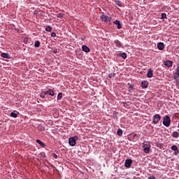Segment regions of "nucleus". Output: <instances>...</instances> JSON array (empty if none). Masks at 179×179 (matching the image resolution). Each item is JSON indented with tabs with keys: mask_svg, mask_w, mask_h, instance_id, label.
Here are the masks:
<instances>
[{
	"mask_svg": "<svg viewBox=\"0 0 179 179\" xmlns=\"http://www.w3.org/2000/svg\"><path fill=\"white\" fill-rule=\"evenodd\" d=\"M36 143H38V145L42 146V148H45V144H44V143H43L41 141H40L38 139L36 140Z\"/></svg>",
	"mask_w": 179,
	"mask_h": 179,
	"instance_id": "16",
	"label": "nucleus"
},
{
	"mask_svg": "<svg viewBox=\"0 0 179 179\" xmlns=\"http://www.w3.org/2000/svg\"><path fill=\"white\" fill-rule=\"evenodd\" d=\"M51 37H57V34L55 32H52L51 34Z\"/></svg>",
	"mask_w": 179,
	"mask_h": 179,
	"instance_id": "31",
	"label": "nucleus"
},
{
	"mask_svg": "<svg viewBox=\"0 0 179 179\" xmlns=\"http://www.w3.org/2000/svg\"><path fill=\"white\" fill-rule=\"evenodd\" d=\"M148 179H156V177L155 176H150Z\"/></svg>",
	"mask_w": 179,
	"mask_h": 179,
	"instance_id": "36",
	"label": "nucleus"
},
{
	"mask_svg": "<svg viewBox=\"0 0 179 179\" xmlns=\"http://www.w3.org/2000/svg\"><path fill=\"white\" fill-rule=\"evenodd\" d=\"M114 75H115V73H110L108 75V78H110V79H111V78H113V76H114Z\"/></svg>",
	"mask_w": 179,
	"mask_h": 179,
	"instance_id": "32",
	"label": "nucleus"
},
{
	"mask_svg": "<svg viewBox=\"0 0 179 179\" xmlns=\"http://www.w3.org/2000/svg\"><path fill=\"white\" fill-rule=\"evenodd\" d=\"M41 44V43H40L39 41H36L35 44H34V47H36L37 48H38V47H40Z\"/></svg>",
	"mask_w": 179,
	"mask_h": 179,
	"instance_id": "19",
	"label": "nucleus"
},
{
	"mask_svg": "<svg viewBox=\"0 0 179 179\" xmlns=\"http://www.w3.org/2000/svg\"><path fill=\"white\" fill-rule=\"evenodd\" d=\"M1 57L3 58H7V59H9V55L8 53H2L1 54Z\"/></svg>",
	"mask_w": 179,
	"mask_h": 179,
	"instance_id": "20",
	"label": "nucleus"
},
{
	"mask_svg": "<svg viewBox=\"0 0 179 179\" xmlns=\"http://www.w3.org/2000/svg\"><path fill=\"white\" fill-rule=\"evenodd\" d=\"M143 148L144 153H149L150 152V145L148 142L143 143Z\"/></svg>",
	"mask_w": 179,
	"mask_h": 179,
	"instance_id": "3",
	"label": "nucleus"
},
{
	"mask_svg": "<svg viewBox=\"0 0 179 179\" xmlns=\"http://www.w3.org/2000/svg\"><path fill=\"white\" fill-rule=\"evenodd\" d=\"M173 138H178L179 136V133L178 131H173L172 134Z\"/></svg>",
	"mask_w": 179,
	"mask_h": 179,
	"instance_id": "18",
	"label": "nucleus"
},
{
	"mask_svg": "<svg viewBox=\"0 0 179 179\" xmlns=\"http://www.w3.org/2000/svg\"><path fill=\"white\" fill-rule=\"evenodd\" d=\"M162 19H167V15L165 13L162 14Z\"/></svg>",
	"mask_w": 179,
	"mask_h": 179,
	"instance_id": "29",
	"label": "nucleus"
},
{
	"mask_svg": "<svg viewBox=\"0 0 179 179\" xmlns=\"http://www.w3.org/2000/svg\"><path fill=\"white\" fill-rule=\"evenodd\" d=\"M178 153H179V150H178V148L176 150L174 151V154L175 155H178Z\"/></svg>",
	"mask_w": 179,
	"mask_h": 179,
	"instance_id": "35",
	"label": "nucleus"
},
{
	"mask_svg": "<svg viewBox=\"0 0 179 179\" xmlns=\"http://www.w3.org/2000/svg\"><path fill=\"white\" fill-rule=\"evenodd\" d=\"M114 24L117 25V29H118L120 30V29H122V26L121 25V22H120V20H115L113 22Z\"/></svg>",
	"mask_w": 179,
	"mask_h": 179,
	"instance_id": "11",
	"label": "nucleus"
},
{
	"mask_svg": "<svg viewBox=\"0 0 179 179\" xmlns=\"http://www.w3.org/2000/svg\"><path fill=\"white\" fill-rule=\"evenodd\" d=\"M62 99V92H59L57 95V100H61Z\"/></svg>",
	"mask_w": 179,
	"mask_h": 179,
	"instance_id": "23",
	"label": "nucleus"
},
{
	"mask_svg": "<svg viewBox=\"0 0 179 179\" xmlns=\"http://www.w3.org/2000/svg\"><path fill=\"white\" fill-rule=\"evenodd\" d=\"M39 156H41V157H43V159L45 158V152H41L39 154Z\"/></svg>",
	"mask_w": 179,
	"mask_h": 179,
	"instance_id": "25",
	"label": "nucleus"
},
{
	"mask_svg": "<svg viewBox=\"0 0 179 179\" xmlns=\"http://www.w3.org/2000/svg\"><path fill=\"white\" fill-rule=\"evenodd\" d=\"M78 136H74L73 137L69 138V144L70 145V146H75V145H76V141H78Z\"/></svg>",
	"mask_w": 179,
	"mask_h": 179,
	"instance_id": "1",
	"label": "nucleus"
},
{
	"mask_svg": "<svg viewBox=\"0 0 179 179\" xmlns=\"http://www.w3.org/2000/svg\"><path fill=\"white\" fill-rule=\"evenodd\" d=\"M164 65L167 66V68H171V66H173V62L167 60L164 62Z\"/></svg>",
	"mask_w": 179,
	"mask_h": 179,
	"instance_id": "10",
	"label": "nucleus"
},
{
	"mask_svg": "<svg viewBox=\"0 0 179 179\" xmlns=\"http://www.w3.org/2000/svg\"><path fill=\"white\" fill-rule=\"evenodd\" d=\"M148 86H149V83L148 81H142L141 87L142 89H147Z\"/></svg>",
	"mask_w": 179,
	"mask_h": 179,
	"instance_id": "9",
	"label": "nucleus"
},
{
	"mask_svg": "<svg viewBox=\"0 0 179 179\" xmlns=\"http://www.w3.org/2000/svg\"><path fill=\"white\" fill-rule=\"evenodd\" d=\"M160 120H162V116H160V115H159V114H156L153 116L152 122L154 124H157L159 122V121H160Z\"/></svg>",
	"mask_w": 179,
	"mask_h": 179,
	"instance_id": "4",
	"label": "nucleus"
},
{
	"mask_svg": "<svg viewBox=\"0 0 179 179\" xmlns=\"http://www.w3.org/2000/svg\"><path fill=\"white\" fill-rule=\"evenodd\" d=\"M10 117H12L13 118H17V114L14 112H12L10 113Z\"/></svg>",
	"mask_w": 179,
	"mask_h": 179,
	"instance_id": "21",
	"label": "nucleus"
},
{
	"mask_svg": "<svg viewBox=\"0 0 179 179\" xmlns=\"http://www.w3.org/2000/svg\"><path fill=\"white\" fill-rule=\"evenodd\" d=\"M57 17H59V19H62L64 17V14L62 13L57 14Z\"/></svg>",
	"mask_w": 179,
	"mask_h": 179,
	"instance_id": "28",
	"label": "nucleus"
},
{
	"mask_svg": "<svg viewBox=\"0 0 179 179\" xmlns=\"http://www.w3.org/2000/svg\"><path fill=\"white\" fill-rule=\"evenodd\" d=\"M171 122V120L170 119V117L169 115H165L164 117L163 124L164 127H170V124Z\"/></svg>",
	"mask_w": 179,
	"mask_h": 179,
	"instance_id": "2",
	"label": "nucleus"
},
{
	"mask_svg": "<svg viewBox=\"0 0 179 179\" xmlns=\"http://www.w3.org/2000/svg\"><path fill=\"white\" fill-rule=\"evenodd\" d=\"M115 3L117 6H122V3H121L120 1H116Z\"/></svg>",
	"mask_w": 179,
	"mask_h": 179,
	"instance_id": "26",
	"label": "nucleus"
},
{
	"mask_svg": "<svg viewBox=\"0 0 179 179\" xmlns=\"http://www.w3.org/2000/svg\"><path fill=\"white\" fill-rule=\"evenodd\" d=\"M175 80L176 82V85L179 86V78L175 79Z\"/></svg>",
	"mask_w": 179,
	"mask_h": 179,
	"instance_id": "34",
	"label": "nucleus"
},
{
	"mask_svg": "<svg viewBox=\"0 0 179 179\" xmlns=\"http://www.w3.org/2000/svg\"><path fill=\"white\" fill-rule=\"evenodd\" d=\"M45 94H49V96H54L55 93L54 92V90L49 89L45 92Z\"/></svg>",
	"mask_w": 179,
	"mask_h": 179,
	"instance_id": "13",
	"label": "nucleus"
},
{
	"mask_svg": "<svg viewBox=\"0 0 179 179\" xmlns=\"http://www.w3.org/2000/svg\"><path fill=\"white\" fill-rule=\"evenodd\" d=\"M114 43L117 48H121L122 44L121 43V42L120 41L115 40V41H114Z\"/></svg>",
	"mask_w": 179,
	"mask_h": 179,
	"instance_id": "14",
	"label": "nucleus"
},
{
	"mask_svg": "<svg viewBox=\"0 0 179 179\" xmlns=\"http://www.w3.org/2000/svg\"><path fill=\"white\" fill-rule=\"evenodd\" d=\"M45 94H45V92H42V93L41 94V99H44V97H45Z\"/></svg>",
	"mask_w": 179,
	"mask_h": 179,
	"instance_id": "30",
	"label": "nucleus"
},
{
	"mask_svg": "<svg viewBox=\"0 0 179 179\" xmlns=\"http://www.w3.org/2000/svg\"><path fill=\"white\" fill-rule=\"evenodd\" d=\"M101 19L102 22H105L106 23H108V22H111L110 17H107L106 15H102L101 16Z\"/></svg>",
	"mask_w": 179,
	"mask_h": 179,
	"instance_id": "5",
	"label": "nucleus"
},
{
	"mask_svg": "<svg viewBox=\"0 0 179 179\" xmlns=\"http://www.w3.org/2000/svg\"><path fill=\"white\" fill-rule=\"evenodd\" d=\"M129 89H130V90H132V89H134V86H133V85H130V86L129 87Z\"/></svg>",
	"mask_w": 179,
	"mask_h": 179,
	"instance_id": "37",
	"label": "nucleus"
},
{
	"mask_svg": "<svg viewBox=\"0 0 179 179\" xmlns=\"http://www.w3.org/2000/svg\"><path fill=\"white\" fill-rule=\"evenodd\" d=\"M82 50L84 51V52H90V48H89V47L87 45H83L82 46Z\"/></svg>",
	"mask_w": 179,
	"mask_h": 179,
	"instance_id": "12",
	"label": "nucleus"
},
{
	"mask_svg": "<svg viewBox=\"0 0 179 179\" xmlns=\"http://www.w3.org/2000/svg\"><path fill=\"white\" fill-rule=\"evenodd\" d=\"M148 78H152V76H153V70L150 69L148 71V74H147Z\"/></svg>",
	"mask_w": 179,
	"mask_h": 179,
	"instance_id": "15",
	"label": "nucleus"
},
{
	"mask_svg": "<svg viewBox=\"0 0 179 179\" xmlns=\"http://www.w3.org/2000/svg\"><path fill=\"white\" fill-rule=\"evenodd\" d=\"M178 128H179V124H178Z\"/></svg>",
	"mask_w": 179,
	"mask_h": 179,
	"instance_id": "39",
	"label": "nucleus"
},
{
	"mask_svg": "<svg viewBox=\"0 0 179 179\" xmlns=\"http://www.w3.org/2000/svg\"><path fill=\"white\" fill-rule=\"evenodd\" d=\"M138 136V134H134V138H136Z\"/></svg>",
	"mask_w": 179,
	"mask_h": 179,
	"instance_id": "38",
	"label": "nucleus"
},
{
	"mask_svg": "<svg viewBox=\"0 0 179 179\" xmlns=\"http://www.w3.org/2000/svg\"><path fill=\"white\" fill-rule=\"evenodd\" d=\"M45 31H52V27H50V26H47L46 28H45Z\"/></svg>",
	"mask_w": 179,
	"mask_h": 179,
	"instance_id": "22",
	"label": "nucleus"
},
{
	"mask_svg": "<svg viewBox=\"0 0 179 179\" xmlns=\"http://www.w3.org/2000/svg\"><path fill=\"white\" fill-rule=\"evenodd\" d=\"M132 164V159H126L124 162V166L127 169H129Z\"/></svg>",
	"mask_w": 179,
	"mask_h": 179,
	"instance_id": "6",
	"label": "nucleus"
},
{
	"mask_svg": "<svg viewBox=\"0 0 179 179\" xmlns=\"http://www.w3.org/2000/svg\"><path fill=\"white\" fill-rule=\"evenodd\" d=\"M119 57H121L122 58H123V59H127V53L123 52V53H120Z\"/></svg>",
	"mask_w": 179,
	"mask_h": 179,
	"instance_id": "17",
	"label": "nucleus"
},
{
	"mask_svg": "<svg viewBox=\"0 0 179 179\" xmlns=\"http://www.w3.org/2000/svg\"><path fill=\"white\" fill-rule=\"evenodd\" d=\"M52 156H53L54 159H57L58 157V156L55 153H53Z\"/></svg>",
	"mask_w": 179,
	"mask_h": 179,
	"instance_id": "33",
	"label": "nucleus"
},
{
	"mask_svg": "<svg viewBox=\"0 0 179 179\" xmlns=\"http://www.w3.org/2000/svg\"><path fill=\"white\" fill-rule=\"evenodd\" d=\"M178 149V148L175 145H172V147H171V150H173L174 152H175V150H177Z\"/></svg>",
	"mask_w": 179,
	"mask_h": 179,
	"instance_id": "27",
	"label": "nucleus"
},
{
	"mask_svg": "<svg viewBox=\"0 0 179 179\" xmlns=\"http://www.w3.org/2000/svg\"><path fill=\"white\" fill-rule=\"evenodd\" d=\"M179 78V66H177V68L175 70V73H174V75H173V79H178Z\"/></svg>",
	"mask_w": 179,
	"mask_h": 179,
	"instance_id": "7",
	"label": "nucleus"
},
{
	"mask_svg": "<svg viewBox=\"0 0 179 179\" xmlns=\"http://www.w3.org/2000/svg\"><path fill=\"white\" fill-rule=\"evenodd\" d=\"M157 48L158 50H159L160 51H163V50H164V43L159 42L157 44Z\"/></svg>",
	"mask_w": 179,
	"mask_h": 179,
	"instance_id": "8",
	"label": "nucleus"
},
{
	"mask_svg": "<svg viewBox=\"0 0 179 179\" xmlns=\"http://www.w3.org/2000/svg\"><path fill=\"white\" fill-rule=\"evenodd\" d=\"M117 135H118L119 136H121L122 135V129H119L117 130Z\"/></svg>",
	"mask_w": 179,
	"mask_h": 179,
	"instance_id": "24",
	"label": "nucleus"
}]
</instances>
